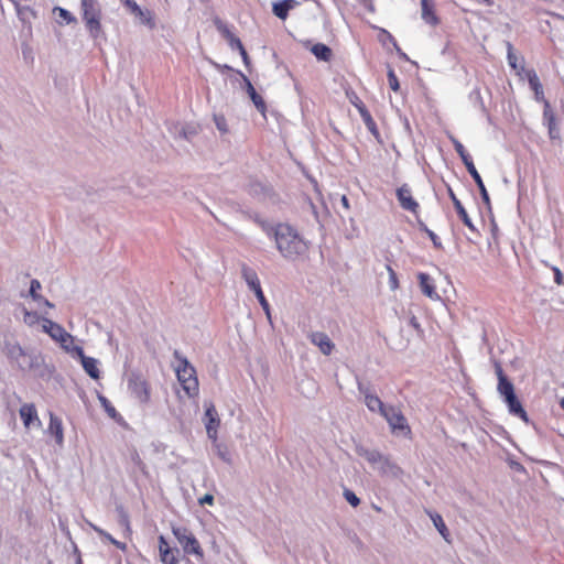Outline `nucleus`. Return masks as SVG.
Returning <instances> with one entry per match:
<instances>
[{
	"label": "nucleus",
	"instance_id": "49",
	"mask_svg": "<svg viewBox=\"0 0 564 564\" xmlns=\"http://www.w3.org/2000/svg\"><path fill=\"white\" fill-rule=\"evenodd\" d=\"M388 271H389V284H390V288L391 290H394L398 288V279H397V274L395 272L392 270L391 267H388Z\"/></svg>",
	"mask_w": 564,
	"mask_h": 564
},
{
	"label": "nucleus",
	"instance_id": "12",
	"mask_svg": "<svg viewBox=\"0 0 564 564\" xmlns=\"http://www.w3.org/2000/svg\"><path fill=\"white\" fill-rule=\"evenodd\" d=\"M397 197L400 206L409 212L416 213L419 209L417 202L412 197L411 188L408 184H403L397 189Z\"/></svg>",
	"mask_w": 564,
	"mask_h": 564
},
{
	"label": "nucleus",
	"instance_id": "54",
	"mask_svg": "<svg viewBox=\"0 0 564 564\" xmlns=\"http://www.w3.org/2000/svg\"><path fill=\"white\" fill-rule=\"evenodd\" d=\"M61 347L70 355L72 352V346L74 345V341H66V343H59Z\"/></svg>",
	"mask_w": 564,
	"mask_h": 564
},
{
	"label": "nucleus",
	"instance_id": "56",
	"mask_svg": "<svg viewBox=\"0 0 564 564\" xmlns=\"http://www.w3.org/2000/svg\"><path fill=\"white\" fill-rule=\"evenodd\" d=\"M503 398V401L506 402V404L508 405L509 403H512L513 401H516L518 398L516 395V392H512L510 394H507Z\"/></svg>",
	"mask_w": 564,
	"mask_h": 564
},
{
	"label": "nucleus",
	"instance_id": "3",
	"mask_svg": "<svg viewBox=\"0 0 564 564\" xmlns=\"http://www.w3.org/2000/svg\"><path fill=\"white\" fill-rule=\"evenodd\" d=\"M453 144H454V148H455L457 154L460 156L463 163L465 164L468 173L470 174V176L473 177V180L477 184L484 204L488 208H490V197H489V194H488V192L486 189V186H485V184L482 182V178H481L480 174L478 173V171L476 170V167L474 165V162H473L470 155L466 151L465 147L458 140L453 139Z\"/></svg>",
	"mask_w": 564,
	"mask_h": 564
},
{
	"label": "nucleus",
	"instance_id": "17",
	"mask_svg": "<svg viewBox=\"0 0 564 564\" xmlns=\"http://www.w3.org/2000/svg\"><path fill=\"white\" fill-rule=\"evenodd\" d=\"M47 433L54 436L55 442L59 447L64 445V430L62 420L52 412L50 413Z\"/></svg>",
	"mask_w": 564,
	"mask_h": 564
},
{
	"label": "nucleus",
	"instance_id": "31",
	"mask_svg": "<svg viewBox=\"0 0 564 564\" xmlns=\"http://www.w3.org/2000/svg\"><path fill=\"white\" fill-rule=\"evenodd\" d=\"M507 406H508L510 414L520 417L525 423H529L528 414H527L525 410L523 409L519 399H517L512 403H509Z\"/></svg>",
	"mask_w": 564,
	"mask_h": 564
},
{
	"label": "nucleus",
	"instance_id": "43",
	"mask_svg": "<svg viewBox=\"0 0 564 564\" xmlns=\"http://www.w3.org/2000/svg\"><path fill=\"white\" fill-rule=\"evenodd\" d=\"M344 497L346 501L352 507H357L360 503V499L349 489L344 490Z\"/></svg>",
	"mask_w": 564,
	"mask_h": 564
},
{
	"label": "nucleus",
	"instance_id": "58",
	"mask_svg": "<svg viewBox=\"0 0 564 564\" xmlns=\"http://www.w3.org/2000/svg\"><path fill=\"white\" fill-rule=\"evenodd\" d=\"M39 302L43 303L45 306L47 307H53V303H51L48 300L44 299L43 300H40Z\"/></svg>",
	"mask_w": 564,
	"mask_h": 564
},
{
	"label": "nucleus",
	"instance_id": "14",
	"mask_svg": "<svg viewBox=\"0 0 564 564\" xmlns=\"http://www.w3.org/2000/svg\"><path fill=\"white\" fill-rule=\"evenodd\" d=\"M214 24L217 31L227 41L231 50H239L242 46L241 41L230 31L228 25L224 23L220 19L216 18L214 20Z\"/></svg>",
	"mask_w": 564,
	"mask_h": 564
},
{
	"label": "nucleus",
	"instance_id": "55",
	"mask_svg": "<svg viewBox=\"0 0 564 564\" xmlns=\"http://www.w3.org/2000/svg\"><path fill=\"white\" fill-rule=\"evenodd\" d=\"M496 375L498 377V382L502 379V378H507V376L505 375L501 366L499 364H496Z\"/></svg>",
	"mask_w": 564,
	"mask_h": 564
},
{
	"label": "nucleus",
	"instance_id": "6",
	"mask_svg": "<svg viewBox=\"0 0 564 564\" xmlns=\"http://www.w3.org/2000/svg\"><path fill=\"white\" fill-rule=\"evenodd\" d=\"M172 532L186 554L203 560L204 552L195 535L185 527H173Z\"/></svg>",
	"mask_w": 564,
	"mask_h": 564
},
{
	"label": "nucleus",
	"instance_id": "52",
	"mask_svg": "<svg viewBox=\"0 0 564 564\" xmlns=\"http://www.w3.org/2000/svg\"><path fill=\"white\" fill-rule=\"evenodd\" d=\"M238 51L242 57L243 64L248 67L250 65V58H249L248 53L245 50L243 45Z\"/></svg>",
	"mask_w": 564,
	"mask_h": 564
},
{
	"label": "nucleus",
	"instance_id": "18",
	"mask_svg": "<svg viewBox=\"0 0 564 564\" xmlns=\"http://www.w3.org/2000/svg\"><path fill=\"white\" fill-rule=\"evenodd\" d=\"M376 470L381 475L391 478H399L402 475V469L387 456L382 457L381 462L376 467Z\"/></svg>",
	"mask_w": 564,
	"mask_h": 564
},
{
	"label": "nucleus",
	"instance_id": "53",
	"mask_svg": "<svg viewBox=\"0 0 564 564\" xmlns=\"http://www.w3.org/2000/svg\"><path fill=\"white\" fill-rule=\"evenodd\" d=\"M159 551H160V554H162V552L164 551V549H171L169 543L165 541L164 536H160L159 539Z\"/></svg>",
	"mask_w": 564,
	"mask_h": 564
},
{
	"label": "nucleus",
	"instance_id": "8",
	"mask_svg": "<svg viewBox=\"0 0 564 564\" xmlns=\"http://www.w3.org/2000/svg\"><path fill=\"white\" fill-rule=\"evenodd\" d=\"M358 391L364 397L365 404L371 412H379L381 415L389 405H386L379 397L373 393L369 386L358 382Z\"/></svg>",
	"mask_w": 564,
	"mask_h": 564
},
{
	"label": "nucleus",
	"instance_id": "10",
	"mask_svg": "<svg viewBox=\"0 0 564 564\" xmlns=\"http://www.w3.org/2000/svg\"><path fill=\"white\" fill-rule=\"evenodd\" d=\"M128 387L134 398H137L141 403H147L149 401V386L140 376L132 375L128 380Z\"/></svg>",
	"mask_w": 564,
	"mask_h": 564
},
{
	"label": "nucleus",
	"instance_id": "24",
	"mask_svg": "<svg viewBox=\"0 0 564 564\" xmlns=\"http://www.w3.org/2000/svg\"><path fill=\"white\" fill-rule=\"evenodd\" d=\"M427 516L430 517L431 521L433 522L435 529L438 531V533L442 535V538L449 542V531L442 518V516L435 511L426 510Z\"/></svg>",
	"mask_w": 564,
	"mask_h": 564
},
{
	"label": "nucleus",
	"instance_id": "60",
	"mask_svg": "<svg viewBox=\"0 0 564 564\" xmlns=\"http://www.w3.org/2000/svg\"><path fill=\"white\" fill-rule=\"evenodd\" d=\"M25 317H33V318H37L36 314H32L30 312H25Z\"/></svg>",
	"mask_w": 564,
	"mask_h": 564
},
{
	"label": "nucleus",
	"instance_id": "19",
	"mask_svg": "<svg viewBox=\"0 0 564 564\" xmlns=\"http://www.w3.org/2000/svg\"><path fill=\"white\" fill-rule=\"evenodd\" d=\"M417 280H419L420 289L425 296H427L431 300L440 299V295L437 294V292L435 290L433 279L427 273L420 272L417 274Z\"/></svg>",
	"mask_w": 564,
	"mask_h": 564
},
{
	"label": "nucleus",
	"instance_id": "15",
	"mask_svg": "<svg viewBox=\"0 0 564 564\" xmlns=\"http://www.w3.org/2000/svg\"><path fill=\"white\" fill-rule=\"evenodd\" d=\"M241 276L254 294L262 291L257 272L246 263L241 264Z\"/></svg>",
	"mask_w": 564,
	"mask_h": 564
},
{
	"label": "nucleus",
	"instance_id": "37",
	"mask_svg": "<svg viewBox=\"0 0 564 564\" xmlns=\"http://www.w3.org/2000/svg\"><path fill=\"white\" fill-rule=\"evenodd\" d=\"M420 229L427 234V236L431 238L433 245L435 248L441 249L442 242L440 238L435 235L434 231L430 230L426 225L422 221L419 223Z\"/></svg>",
	"mask_w": 564,
	"mask_h": 564
},
{
	"label": "nucleus",
	"instance_id": "7",
	"mask_svg": "<svg viewBox=\"0 0 564 564\" xmlns=\"http://www.w3.org/2000/svg\"><path fill=\"white\" fill-rule=\"evenodd\" d=\"M382 416L387 420L393 433L409 434L410 426L400 409L389 405Z\"/></svg>",
	"mask_w": 564,
	"mask_h": 564
},
{
	"label": "nucleus",
	"instance_id": "34",
	"mask_svg": "<svg viewBox=\"0 0 564 564\" xmlns=\"http://www.w3.org/2000/svg\"><path fill=\"white\" fill-rule=\"evenodd\" d=\"M497 390L501 397L514 392V387L508 378H502L497 386Z\"/></svg>",
	"mask_w": 564,
	"mask_h": 564
},
{
	"label": "nucleus",
	"instance_id": "25",
	"mask_svg": "<svg viewBox=\"0 0 564 564\" xmlns=\"http://www.w3.org/2000/svg\"><path fill=\"white\" fill-rule=\"evenodd\" d=\"M82 366L85 370V372L91 378V379H99L100 378V370L98 368L99 360L93 357H86L82 362Z\"/></svg>",
	"mask_w": 564,
	"mask_h": 564
},
{
	"label": "nucleus",
	"instance_id": "28",
	"mask_svg": "<svg viewBox=\"0 0 564 564\" xmlns=\"http://www.w3.org/2000/svg\"><path fill=\"white\" fill-rule=\"evenodd\" d=\"M358 453L376 469L378 464L381 462L384 456L379 451L376 449H367L360 448Z\"/></svg>",
	"mask_w": 564,
	"mask_h": 564
},
{
	"label": "nucleus",
	"instance_id": "62",
	"mask_svg": "<svg viewBox=\"0 0 564 564\" xmlns=\"http://www.w3.org/2000/svg\"><path fill=\"white\" fill-rule=\"evenodd\" d=\"M482 1L486 2V3H489V0H482Z\"/></svg>",
	"mask_w": 564,
	"mask_h": 564
},
{
	"label": "nucleus",
	"instance_id": "23",
	"mask_svg": "<svg viewBox=\"0 0 564 564\" xmlns=\"http://www.w3.org/2000/svg\"><path fill=\"white\" fill-rule=\"evenodd\" d=\"M448 194H449V197L454 204V207H455L459 218L464 223V225H466L469 229L475 230V226H474L471 219L469 218V216H468L466 209L464 208V206L462 205L460 200L455 196L452 188H448Z\"/></svg>",
	"mask_w": 564,
	"mask_h": 564
},
{
	"label": "nucleus",
	"instance_id": "45",
	"mask_svg": "<svg viewBox=\"0 0 564 564\" xmlns=\"http://www.w3.org/2000/svg\"><path fill=\"white\" fill-rule=\"evenodd\" d=\"M134 15H143L142 9L138 6L134 0H121Z\"/></svg>",
	"mask_w": 564,
	"mask_h": 564
},
{
	"label": "nucleus",
	"instance_id": "2",
	"mask_svg": "<svg viewBox=\"0 0 564 564\" xmlns=\"http://www.w3.org/2000/svg\"><path fill=\"white\" fill-rule=\"evenodd\" d=\"M173 356L176 360V365L174 366L176 377L184 391L188 397L196 395L198 393V380L196 378L195 368L178 350H175Z\"/></svg>",
	"mask_w": 564,
	"mask_h": 564
},
{
	"label": "nucleus",
	"instance_id": "35",
	"mask_svg": "<svg viewBox=\"0 0 564 564\" xmlns=\"http://www.w3.org/2000/svg\"><path fill=\"white\" fill-rule=\"evenodd\" d=\"M102 408L105 409V411L107 412V414L111 417V419H116L118 416V412L117 410L115 409V406L111 404V402L104 395H99L98 397Z\"/></svg>",
	"mask_w": 564,
	"mask_h": 564
},
{
	"label": "nucleus",
	"instance_id": "41",
	"mask_svg": "<svg viewBox=\"0 0 564 564\" xmlns=\"http://www.w3.org/2000/svg\"><path fill=\"white\" fill-rule=\"evenodd\" d=\"M254 295H256V297L258 299V301H259V303H260V305H261L262 310L264 311V313H265V315H267V317H268L269 322H271L270 305H269V303H268V301H267V299H265V296H264L263 292H262V291H261V292H258V293H257V294H254Z\"/></svg>",
	"mask_w": 564,
	"mask_h": 564
},
{
	"label": "nucleus",
	"instance_id": "13",
	"mask_svg": "<svg viewBox=\"0 0 564 564\" xmlns=\"http://www.w3.org/2000/svg\"><path fill=\"white\" fill-rule=\"evenodd\" d=\"M204 422L206 427V433L210 440L217 438V429L219 425V419L217 411L213 404H209L206 408L205 415H204Z\"/></svg>",
	"mask_w": 564,
	"mask_h": 564
},
{
	"label": "nucleus",
	"instance_id": "30",
	"mask_svg": "<svg viewBox=\"0 0 564 564\" xmlns=\"http://www.w3.org/2000/svg\"><path fill=\"white\" fill-rule=\"evenodd\" d=\"M357 108L365 126L371 133L377 134V126L370 112L366 109V107L362 104L360 106L357 105Z\"/></svg>",
	"mask_w": 564,
	"mask_h": 564
},
{
	"label": "nucleus",
	"instance_id": "59",
	"mask_svg": "<svg viewBox=\"0 0 564 564\" xmlns=\"http://www.w3.org/2000/svg\"><path fill=\"white\" fill-rule=\"evenodd\" d=\"M341 204L346 208L349 207L348 198L346 196H341Z\"/></svg>",
	"mask_w": 564,
	"mask_h": 564
},
{
	"label": "nucleus",
	"instance_id": "26",
	"mask_svg": "<svg viewBox=\"0 0 564 564\" xmlns=\"http://www.w3.org/2000/svg\"><path fill=\"white\" fill-rule=\"evenodd\" d=\"M311 53L318 59L323 62H328L332 58V50L324 43H316L310 47Z\"/></svg>",
	"mask_w": 564,
	"mask_h": 564
},
{
	"label": "nucleus",
	"instance_id": "33",
	"mask_svg": "<svg viewBox=\"0 0 564 564\" xmlns=\"http://www.w3.org/2000/svg\"><path fill=\"white\" fill-rule=\"evenodd\" d=\"M89 525L95 530V532H97L101 538H105L107 539L111 544L116 545L118 549H121V550H124L126 549V544L124 543H121L119 541H117L116 539H113L108 532H106L105 530H102L101 528L93 524V523H89Z\"/></svg>",
	"mask_w": 564,
	"mask_h": 564
},
{
	"label": "nucleus",
	"instance_id": "4",
	"mask_svg": "<svg viewBox=\"0 0 564 564\" xmlns=\"http://www.w3.org/2000/svg\"><path fill=\"white\" fill-rule=\"evenodd\" d=\"M7 356L12 361L15 362L17 366L23 370H32L39 367L41 361V356L36 354H29L22 349V347L18 344H8L6 346Z\"/></svg>",
	"mask_w": 564,
	"mask_h": 564
},
{
	"label": "nucleus",
	"instance_id": "38",
	"mask_svg": "<svg viewBox=\"0 0 564 564\" xmlns=\"http://www.w3.org/2000/svg\"><path fill=\"white\" fill-rule=\"evenodd\" d=\"M54 12H57L58 17L67 24L76 21L75 17L64 8L55 7Z\"/></svg>",
	"mask_w": 564,
	"mask_h": 564
},
{
	"label": "nucleus",
	"instance_id": "22",
	"mask_svg": "<svg viewBox=\"0 0 564 564\" xmlns=\"http://www.w3.org/2000/svg\"><path fill=\"white\" fill-rule=\"evenodd\" d=\"M297 4L299 1L296 0H281L273 3L272 11L275 17L281 20H285L288 18L289 11L295 8Z\"/></svg>",
	"mask_w": 564,
	"mask_h": 564
},
{
	"label": "nucleus",
	"instance_id": "16",
	"mask_svg": "<svg viewBox=\"0 0 564 564\" xmlns=\"http://www.w3.org/2000/svg\"><path fill=\"white\" fill-rule=\"evenodd\" d=\"M310 339H311L312 344L317 346L319 348V350L326 356L330 355V352L333 351V349L335 347L333 341L330 340L329 336L323 332L312 333L310 335Z\"/></svg>",
	"mask_w": 564,
	"mask_h": 564
},
{
	"label": "nucleus",
	"instance_id": "40",
	"mask_svg": "<svg viewBox=\"0 0 564 564\" xmlns=\"http://www.w3.org/2000/svg\"><path fill=\"white\" fill-rule=\"evenodd\" d=\"M40 289H41V283H40V281H39V280H36V279H33V280L31 281V283H30V291H29V293H30V296H31L34 301L43 300V296H42V295H40V294L37 293V290H40Z\"/></svg>",
	"mask_w": 564,
	"mask_h": 564
},
{
	"label": "nucleus",
	"instance_id": "21",
	"mask_svg": "<svg viewBox=\"0 0 564 564\" xmlns=\"http://www.w3.org/2000/svg\"><path fill=\"white\" fill-rule=\"evenodd\" d=\"M421 17L425 23L430 25L438 24V18L434 12V1L433 0H421Z\"/></svg>",
	"mask_w": 564,
	"mask_h": 564
},
{
	"label": "nucleus",
	"instance_id": "44",
	"mask_svg": "<svg viewBox=\"0 0 564 564\" xmlns=\"http://www.w3.org/2000/svg\"><path fill=\"white\" fill-rule=\"evenodd\" d=\"M388 83L392 90L398 91L400 88L398 77L392 68L388 70Z\"/></svg>",
	"mask_w": 564,
	"mask_h": 564
},
{
	"label": "nucleus",
	"instance_id": "50",
	"mask_svg": "<svg viewBox=\"0 0 564 564\" xmlns=\"http://www.w3.org/2000/svg\"><path fill=\"white\" fill-rule=\"evenodd\" d=\"M198 502L200 506H204V505L212 506L214 503V496L210 494H206L202 498H199Z\"/></svg>",
	"mask_w": 564,
	"mask_h": 564
},
{
	"label": "nucleus",
	"instance_id": "48",
	"mask_svg": "<svg viewBox=\"0 0 564 564\" xmlns=\"http://www.w3.org/2000/svg\"><path fill=\"white\" fill-rule=\"evenodd\" d=\"M409 324L415 329L417 335L422 337L424 335V330L421 327V324L419 323L417 318L415 316H411L409 319Z\"/></svg>",
	"mask_w": 564,
	"mask_h": 564
},
{
	"label": "nucleus",
	"instance_id": "46",
	"mask_svg": "<svg viewBox=\"0 0 564 564\" xmlns=\"http://www.w3.org/2000/svg\"><path fill=\"white\" fill-rule=\"evenodd\" d=\"M508 63L509 65L517 69L518 68V57L516 56V54L512 52V46L510 43H508Z\"/></svg>",
	"mask_w": 564,
	"mask_h": 564
},
{
	"label": "nucleus",
	"instance_id": "9",
	"mask_svg": "<svg viewBox=\"0 0 564 564\" xmlns=\"http://www.w3.org/2000/svg\"><path fill=\"white\" fill-rule=\"evenodd\" d=\"M42 330L51 336L57 343L74 341V337L67 333L59 324L43 317Z\"/></svg>",
	"mask_w": 564,
	"mask_h": 564
},
{
	"label": "nucleus",
	"instance_id": "1",
	"mask_svg": "<svg viewBox=\"0 0 564 564\" xmlns=\"http://www.w3.org/2000/svg\"><path fill=\"white\" fill-rule=\"evenodd\" d=\"M262 230L274 239L275 246L281 256L288 260H294L308 250L306 240L289 224L270 225L267 221H259Z\"/></svg>",
	"mask_w": 564,
	"mask_h": 564
},
{
	"label": "nucleus",
	"instance_id": "47",
	"mask_svg": "<svg viewBox=\"0 0 564 564\" xmlns=\"http://www.w3.org/2000/svg\"><path fill=\"white\" fill-rule=\"evenodd\" d=\"M70 356L73 358L79 359L82 362L87 356L84 354V350L80 346H72V352Z\"/></svg>",
	"mask_w": 564,
	"mask_h": 564
},
{
	"label": "nucleus",
	"instance_id": "11",
	"mask_svg": "<svg viewBox=\"0 0 564 564\" xmlns=\"http://www.w3.org/2000/svg\"><path fill=\"white\" fill-rule=\"evenodd\" d=\"M19 413L25 429H40L42 426V422L33 403H24L20 408Z\"/></svg>",
	"mask_w": 564,
	"mask_h": 564
},
{
	"label": "nucleus",
	"instance_id": "32",
	"mask_svg": "<svg viewBox=\"0 0 564 564\" xmlns=\"http://www.w3.org/2000/svg\"><path fill=\"white\" fill-rule=\"evenodd\" d=\"M178 549H164L161 556V561L164 564H177L178 563Z\"/></svg>",
	"mask_w": 564,
	"mask_h": 564
},
{
	"label": "nucleus",
	"instance_id": "51",
	"mask_svg": "<svg viewBox=\"0 0 564 564\" xmlns=\"http://www.w3.org/2000/svg\"><path fill=\"white\" fill-rule=\"evenodd\" d=\"M554 271V281L556 284H563V274L558 268H553Z\"/></svg>",
	"mask_w": 564,
	"mask_h": 564
},
{
	"label": "nucleus",
	"instance_id": "20",
	"mask_svg": "<svg viewBox=\"0 0 564 564\" xmlns=\"http://www.w3.org/2000/svg\"><path fill=\"white\" fill-rule=\"evenodd\" d=\"M239 74L241 75V77L246 84L247 93H248L250 99L252 100L253 105L262 115H264L265 110H267V106H265L263 98L256 91V89L252 86L249 78L242 73H239Z\"/></svg>",
	"mask_w": 564,
	"mask_h": 564
},
{
	"label": "nucleus",
	"instance_id": "42",
	"mask_svg": "<svg viewBox=\"0 0 564 564\" xmlns=\"http://www.w3.org/2000/svg\"><path fill=\"white\" fill-rule=\"evenodd\" d=\"M214 122L221 133L228 132L227 121L223 115H215Z\"/></svg>",
	"mask_w": 564,
	"mask_h": 564
},
{
	"label": "nucleus",
	"instance_id": "39",
	"mask_svg": "<svg viewBox=\"0 0 564 564\" xmlns=\"http://www.w3.org/2000/svg\"><path fill=\"white\" fill-rule=\"evenodd\" d=\"M529 84L531 88L535 91V96L539 99L540 95H543L542 85L536 76V74L533 73L532 76H529Z\"/></svg>",
	"mask_w": 564,
	"mask_h": 564
},
{
	"label": "nucleus",
	"instance_id": "5",
	"mask_svg": "<svg viewBox=\"0 0 564 564\" xmlns=\"http://www.w3.org/2000/svg\"><path fill=\"white\" fill-rule=\"evenodd\" d=\"M83 19L91 37H98L101 31V11L97 0H80Z\"/></svg>",
	"mask_w": 564,
	"mask_h": 564
},
{
	"label": "nucleus",
	"instance_id": "27",
	"mask_svg": "<svg viewBox=\"0 0 564 564\" xmlns=\"http://www.w3.org/2000/svg\"><path fill=\"white\" fill-rule=\"evenodd\" d=\"M14 8L19 19L24 24H30L31 20L36 18V12L29 6H21L20 3H17Z\"/></svg>",
	"mask_w": 564,
	"mask_h": 564
},
{
	"label": "nucleus",
	"instance_id": "36",
	"mask_svg": "<svg viewBox=\"0 0 564 564\" xmlns=\"http://www.w3.org/2000/svg\"><path fill=\"white\" fill-rule=\"evenodd\" d=\"M142 13L143 15H137L140 19V22L151 30L154 29L155 22L152 12L149 10H142Z\"/></svg>",
	"mask_w": 564,
	"mask_h": 564
},
{
	"label": "nucleus",
	"instance_id": "29",
	"mask_svg": "<svg viewBox=\"0 0 564 564\" xmlns=\"http://www.w3.org/2000/svg\"><path fill=\"white\" fill-rule=\"evenodd\" d=\"M544 118L547 120L549 135L551 139L558 138L556 121L553 112L550 110V104L545 101Z\"/></svg>",
	"mask_w": 564,
	"mask_h": 564
},
{
	"label": "nucleus",
	"instance_id": "57",
	"mask_svg": "<svg viewBox=\"0 0 564 564\" xmlns=\"http://www.w3.org/2000/svg\"><path fill=\"white\" fill-rule=\"evenodd\" d=\"M389 37L391 39V41H393V44H394V46L397 47L398 52L400 53V56H401V57H403V58H405V59H408V56H406L404 53H402V52L400 51V48L397 46L395 41L393 40V37H392L390 34H389Z\"/></svg>",
	"mask_w": 564,
	"mask_h": 564
},
{
	"label": "nucleus",
	"instance_id": "61",
	"mask_svg": "<svg viewBox=\"0 0 564 564\" xmlns=\"http://www.w3.org/2000/svg\"><path fill=\"white\" fill-rule=\"evenodd\" d=\"M560 405L564 410V398L560 401Z\"/></svg>",
	"mask_w": 564,
	"mask_h": 564
}]
</instances>
